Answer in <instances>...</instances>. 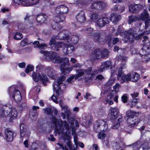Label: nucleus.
Instances as JSON below:
<instances>
[{
  "label": "nucleus",
  "instance_id": "obj_1",
  "mask_svg": "<svg viewBox=\"0 0 150 150\" xmlns=\"http://www.w3.org/2000/svg\"><path fill=\"white\" fill-rule=\"evenodd\" d=\"M40 53L43 54L46 59L48 61H51L54 63H59L60 64V71L62 73L65 74L68 73L73 69L72 67L64 68V67L66 65L69 64V59L67 57L60 58L57 54L53 52H46L41 50L40 51Z\"/></svg>",
  "mask_w": 150,
  "mask_h": 150
},
{
  "label": "nucleus",
  "instance_id": "obj_2",
  "mask_svg": "<svg viewBox=\"0 0 150 150\" xmlns=\"http://www.w3.org/2000/svg\"><path fill=\"white\" fill-rule=\"evenodd\" d=\"M55 11L56 13L59 14L54 17V20L56 22L55 26H52L53 29L58 30V23L61 22L65 20V16L63 14L67 13L68 11V8L64 5H62L56 7Z\"/></svg>",
  "mask_w": 150,
  "mask_h": 150
},
{
  "label": "nucleus",
  "instance_id": "obj_3",
  "mask_svg": "<svg viewBox=\"0 0 150 150\" xmlns=\"http://www.w3.org/2000/svg\"><path fill=\"white\" fill-rule=\"evenodd\" d=\"M110 119L113 120L111 127L114 129H118L122 121V116L119 115V111L116 108L111 107L110 109Z\"/></svg>",
  "mask_w": 150,
  "mask_h": 150
},
{
  "label": "nucleus",
  "instance_id": "obj_4",
  "mask_svg": "<svg viewBox=\"0 0 150 150\" xmlns=\"http://www.w3.org/2000/svg\"><path fill=\"white\" fill-rule=\"evenodd\" d=\"M52 122L54 124L55 130L58 134H63L64 132H67L69 129V127L68 123L65 121L60 120L57 121L55 117L52 115L51 116Z\"/></svg>",
  "mask_w": 150,
  "mask_h": 150
},
{
  "label": "nucleus",
  "instance_id": "obj_5",
  "mask_svg": "<svg viewBox=\"0 0 150 150\" xmlns=\"http://www.w3.org/2000/svg\"><path fill=\"white\" fill-rule=\"evenodd\" d=\"M140 78L139 75L136 72H134L128 73L127 75H123L120 79V83H123L129 81L136 82Z\"/></svg>",
  "mask_w": 150,
  "mask_h": 150
},
{
  "label": "nucleus",
  "instance_id": "obj_6",
  "mask_svg": "<svg viewBox=\"0 0 150 150\" xmlns=\"http://www.w3.org/2000/svg\"><path fill=\"white\" fill-rule=\"evenodd\" d=\"M9 94L13 99L16 101H20L22 100L20 92L16 86L13 85L10 86L8 90Z\"/></svg>",
  "mask_w": 150,
  "mask_h": 150
},
{
  "label": "nucleus",
  "instance_id": "obj_7",
  "mask_svg": "<svg viewBox=\"0 0 150 150\" xmlns=\"http://www.w3.org/2000/svg\"><path fill=\"white\" fill-rule=\"evenodd\" d=\"M57 39L56 35L53 36L50 40L49 45L51 46V49L54 51H57L59 50V48L62 47V45H64V43L62 42H56V40Z\"/></svg>",
  "mask_w": 150,
  "mask_h": 150
},
{
  "label": "nucleus",
  "instance_id": "obj_8",
  "mask_svg": "<svg viewBox=\"0 0 150 150\" xmlns=\"http://www.w3.org/2000/svg\"><path fill=\"white\" fill-rule=\"evenodd\" d=\"M32 78L33 80L35 82H38L40 80L42 83V84L46 86V83L48 81V78L46 74L44 73L33 72L32 74Z\"/></svg>",
  "mask_w": 150,
  "mask_h": 150
},
{
  "label": "nucleus",
  "instance_id": "obj_9",
  "mask_svg": "<svg viewBox=\"0 0 150 150\" xmlns=\"http://www.w3.org/2000/svg\"><path fill=\"white\" fill-rule=\"evenodd\" d=\"M65 79L64 76H62L59 78L57 81L55 82L52 84L53 90L58 96H60L62 93V91L60 88V85L62 84L63 81Z\"/></svg>",
  "mask_w": 150,
  "mask_h": 150
},
{
  "label": "nucleus",
  "instance_id": "obj_10",
  "mask_svg": "<svg viewBox=\"0 0 150 150\" xmlns=\"http://www.w3.org/2000/svg\"><path fill=\"white\" fill-rule=\"evenodd\" d=\"M102 49L98 48L94 50V51L91 53L90 58L91 60H94L96 59H100L103 56Z\"/></svg>",
  "mask_w": 150,
  "mask_h": 150
},
{
  "label": "nucleus",
  "instance_id": "obj_11",
  "mask_svg": "<svg viewBox=\"0 0 150 150\" xmlns=\"http://www.w3.org/2000/svg\"><path fill=\"white\" fill-rule=\"evenodd\" d=\"M21 140L22 141L23 138L25 136L29 137L30 133L27 130L26 126V125L23 123L20 124V126Z\"/></svg>",
  "mask_w": 150,
  "mask_h": 150
},
{
  "label": "nucleus",
  "instance_id": "obj_12",
  "mask_svg": "<svg viewBox=\"0 0 150 150\" xmlns=\"http://www.w3.org/2000/svg\"><path fill=\"white\" fill-rule=\"evenodd\" d=\"M11 107L6 105H4L0 108V117H6L8 115L11 111Z\"/></svg>",
  "mask_w": 150,
  "mask_h": 150
},
{
  "label": "nucleus",
  "instance_id": "obj_13",
  "mask_svg": "<svg viewBox=\"0 0 150 150\" xmlns=\"http://www.w3.org/2000/svg\"><path fill=\"white\" fill-rule=\"evenodd\" d=\"M56 36L57 40H66L67 41L69 38L68 32L66 30H64L59 33Z\"/></svg>",
  "mask_w": 150,
  "mask_h": 150
},
{
  "label": "nucleus",
  "instance_id": "obj_14",
  "mask_svg": "<svg viewBox=\"0 0 150 150\" xmlns=\"http://www.w3.org/2000/svg\"><path fill=\"white\" fill-rule=\"evenodd\" d=\"M39 109L38 106H33L32 109L30 112V115L33 120H36L38 118V114L37 112V109Z\"/></svg>",
  "mask_w": 150,
  "mask_h": 150
},
{
  "label": "nucleus",
  "instance_id": "obj_15",
  "mask_svg": "<svg viewBox=\"0 0 150 150\" xmlns=\"http://www.w3.org/2000/svg\"><path fill=\"white\" fill-rule=\"evenodd\" d=\"M5 137L6 140L9 142H11L13 139V133L9 129H6L5 130Z\"/></svg>",
  "mask_w": 150,
  "mask_h": 150
},
{
  "label": "nucleus",
  "instance_id": "obj_16",
  "mask_svg": "<svg viewBox=\"0 0 150 150\" xmlns=\"http://www.w3.org/2000/svg\"><path fill=\"white\" fill-rule=\"evenodd\" d=\"M14 2L19 5H21L24 6H28L32 5H36L38 3L39 0H38L36 2L32 4L29 3V1L25 0H13Z\"/></svg>",
  "mask_w": 150,
  "mask_h": 150
},
{
  "label": "nucleus",
  "instance_id": "obj_17",
  "mask_svg": "<svg viewBox=\"0 0 150 150\" xmlns=\"http://www.w3.org/2000/svg\"><path fill=\"white\" fill-rule=\"evenodd\" d=\"M47 18V16L44 13H40L36 16V19L37 21L40 23L45 22Z\"/></svg>",
  "mask_w": 150,
  "mask_h": 150
},
{
  "label": "nucleus",
  "instance_id": "obj_18",
  "mask_svg": "<svg viewBox=\"0 0 150 150\" xmlns=\"http://www.w3.org/2000/svg\"><path fill=\"white\" fill-rule=\"evenodd\" d=\"M63 48V51L66 54L71 53L74 50L73 46L64 43V45H62Z\"/></svg>",
  "mask_w": 150,
  "mask_h": 150
},
{
  "label": "nucleus",
  "instance_id": "obj_19",
  "mask_svg": "<svg viewBox=\"0 0 150 150\" xmlns=\"http://www.w3.org/2000/svg\"><path fill=\"white\" fill-rule=\"evenodd\" d=\"M92 70V68L90 67L88 68L86 70L81 69L79 70L78 72V74L75 77V79L78 78L83 75V74L85 73L86 74H89L91 72Z\"/></svg>",
  "mask_w": 150,
  "mask_h": 150
},
{
  "label": "nucleus",
  "instance_id": "obj_20",
  "mask_svg": "<svg viewBox=\"0 0 150 150\" xmlns=\"http://www.w3.org/2000/svg\"><path fill=\"white\" fill-rule=\"evenodd\" d=\"M76 20L78 22L80 23L83 22L86 19L85 13L83 11H81L76 16Z\"/></svg>",
  "mask_w": 150,
  "mask_h": 150
},
{
  "label": "nucleus",
  "instance_id": "obj_21",
  "mask_svg": "<svg viewBox=\"0 0 150 150\" xmlns=\"http://www.w3.org/2000/svg\"><path fill=\"white\" fill-rule=\"evenodd\" d=\"M141 6L139 4H133L129 7V11L132 12H136L140 10Z\"/></svg>",
  "mask_w": 150,
  "mask_h": 150
},
{
  "label": "nucleus",
  "instance_id": "obj_22",
  "mask_svg": "<svg viewBox=\"0 0 150 150\" xmlns=\"http://www.w3.org/2000/svg\"><path fill=\"white\" fill-rule=\"evenodd\" d=\"M103 3L102 1H99L95 3L91 6V8L92 9H98L102 10L103 9Z\"/></svg>",
  "mask_w": 150,
  "mask_h": 150
},
{
  "label": "nucleus",
  "instance_id": "obj_23",
  "mask_svg": "<svg viewBox=\"0 0 150 150\" xmlns=\"http://www.w3.org/2000/svg\"><path fill=\"white\" fill-rule=\"evenodd\" d=\"M79 40V36L76 35H72L71 37L69 38L67 42L71 44H76Z\"/></svg>",
  "mask_w": 150,
  "mask_h": 150
},
{
  "label": "nucleus",
  "instance_id": "obj_24",
  "mask_svg": "<svg viewBox=\"0 0 150 150\" xmlns=\"http://www.w3.org/2000/svg\"><path fill=\"white\" fill-rule=\"evenodd\" d=\"M112 146L114 149L115 150H119L120 148L124 147L125 146V144L122 142H120L118 143L117 142H114L112 143Z\"/></svg>",
  "mask_w": 150,
  "mask_h": 150
},
{
  "label": "nucleus",
  "instance_id": "obj_25",
  "mask_svg": "<svg viewBox=\"0 0 150 150\" xmlns=\"http://www.w3.org/2000/svg\"><path fill=\"white\" fill-rule=\"evenodd\" d=\"M149 18V15L148 13V11L146 10H144L140 14L139 17V19L143 21H145Z\"/></svg>",
  "mask_w": 150,
  "mask_h": 150
},
{
  "label": "nucleus",
  "instance_id": "obj_26",
  "mask_svg": "<svg viewBox=\"0 0 150 150\" xmlns=\"http://www.w3.org/2000/svg\"><path fill=\"white\" fill-rule=\"evenodd\" d=\"M115 91H113L111 93H110V95L108 96L107 99H105V101L106 103H105L107 104L109 103L110 105H111L113 104V102L111 99L114 98V93H115Z\"/></svg>",
  "mask_w": 150,
  "mask_h": 150
},
{
  "label": "nucleus",
  "instance_id": "obj_27",
  "mask_svg": "<svg viewBox=\"0 0 150 150\" xmlns=\"http://www.w3.org/2000/svg\"><path fill=\"white\" fill-rule=\"evenodd\" d=\"M143 52L142 55L149 54H150V46L148 45H144L142 48Z\"/></svg>",
  "mask_w": 150,
  "mask_h": 150
},
{
  "label": "nucleus",
  "instance_id": "obj_28",
  "mask_svg": "<svg viewBox=\"0 0 150 150\" xmlns=\"http://www.w3.org/2000/svg\"><path fill=\"white\" fill-rule=\"evenodd\" d=\"M104 139H105V137L109 136V134L108 133L109 131V129L107 122L104 121Z\"/></svg>",
  "mask_w": 150,
  "mask_h": 150
},
{
  "label": "nucleus",
  "instance_id": "obj_29",
  "mask_svg": "<svg viewBox=\"0 0 150 150\" xmlns=\"http://www.w3.org/2000/svg\"><path fill=\"white\" fill-rule=\"evenodd\" d=\"M121 19V16L120 15H117L114 13L111 14V21L113 23H116L119 21Z\"/></svg>",
  "mask_w": 150,
  "mask_h": 150
},
{
  "label": "nucleus",
  "instance_id": "obj_30",
  "mask_svg": "<svg viewBox=\"0 0 150 150\" xmlns=\"http://www.w3.org/2000/svg\"><path fill=\"white\" fill-rule=\"evenodd\" d=\"M94 41L97 43H99L102 42L103 38L101 37V34L99 33H95L93 35Z\"/></svg>",
  "mask_w": 150,
  "mask_h": 150
},
{
  "label": "nucleus",
  "instance_id": "obj_31",
  "mask_svg": "<svg viewBox=\"0 0 150 150\" xmlns=\"http://www.w3.org/2000/svg\"><path fill=\"white\" fill-rule=\"evenodd\" d=\"M150 33V28L148 30L146 31H144L142 33L139 34V35L135 36L134 37L133 39H135L137 40L141 39L142 37H143L144 34H148Z\"/></svg>",
  "mask_w": 150,
  "mask_h": 150
},
{
  "label": "nucleus",
  "instance_id": "obj_32",
  "mask_svg": "<svg viewBox=\"0 0 150 150\" xmlns=\"http://www.w3.org/2000/svg\"><path fill=\"white\" fill-rule=\"evenodd\" d=\"M125 34H127L129 36L131 35L132 38L134 37L135 35L137 34L136 31L133 28L129 29L127 31L125 32Z\"/></svg>",
  "mask_w": 150,
  "mask_h": 150
},
{
  "label": "nucleus",
  "instance_id": "obj_33",
  "mask_svg": "<svg viewBox=\"0 0 150 150\" xmlns=\"http://www.w3.org/2000/svg\"><path fill=\"white\" fill-rule=\"evenodd\" d=\"M36 70L38 71L40 73L45 74V71L46 69L44 68V66L41 64H39L36 67Z\"/></svg>",
  "mask_w": 150,
  "mask_h": 150
},
{
  "label": "nucleus",
  "instance_id": "obj_34",
  "mask_svg": "<svg viewBox=\"0 0 150 150\" xmlns=\"http://www.w3.org/2000/svg\"><path fill=\"white\" fill-rule=\"evenodd\" d=\"M126 115L129 118H133L135 116H136L137 114L132 110L128 111L126 112Z\"/></svg>",
  "mask_w": 150,
  "mask_h": 150
},
{
  "label": "nucleus",
  "instance_id": "obj_35",
  "mask_svg": "<svg viewBox=\"0 0 150 150\" xmlns=\"http://www.w3.org/2000/svg\"><path fill=\"white\" fill-rule=\"evenodd\" d=\"M53 69L50 67H48L45 71V73H47L49 77H52L53 75Z\"/></svg>",
  "mask_w": 150,
  "mask_h": 150
},
{
  "label": "nucleus",
  "instance_id": "obj_36",
  "mask_svg": "<svg viewBox=\"0 0 150 150\" xmlns=\"http://www.w3.org/2000/svg\"><path fill=\"white\" fill-rule=\"evenodd\" d=\"M139 18L134 16L131 15L129 16L128 23L129 24L132 22H135L138 20Z\"/></svg>",
  "mask_w": 150,
  "mask_h": 150
},
{
  "label": "nucleus",
  "instance_id": "obj_37",
  "mask_svg": "<svg viewBox=\"0 0 150 150\" xmlns=\"http://www.w3.org/2000/svg\"><path fill=\"white\" fill-rule=\"evenodd\" d=\"M123 40L125 42H126L128 40H129L130 42H133L134 41V40L132 38L131 39L130 38L129 36L127 34H125L124 33V35L123 38Z\"/></svg>",
  "mask_w": 150,
  "mask_h": 150
},
{
  "label": "nucleus",
  "instance_id": "obj_38",
  "mask_svg": "<svg viewBox=\"0 0 150 150\" xmlns=\"http://www.w3.org/2000/svg\"><path fill=\"white\" fill-rule=\"evenodd\" d=\"M141 121V119L138 118L132 120V122L130 123L129 126H130L131 127H133L135 125L137 126Z\"/></svg>",
  "mask_w": 150,
  "mask_h": 150
},
{
  "label": "nucleus",
  "instance_id": "obj_39",
  "mask_svg": "<svg viewBox=\"0 0 150 150\" xmlns=\"http://www.w3.org/2000/svg\"><path fill=\"white\" fill-rule=\"evenodd\" d=\"M23 35L21 33L17 32L13 36V38L16 40H19L23 38Z\"/></svg>",
  "mask_w": 150,
  "mask_h": 150
},
{
  "label": "nucleus",
  "instance_id": "obj_40",
  "mask_svg": "<svg viewBox=\"0 0 150 150\" xmlns=\"http://www.w3.org/2000/svg\"><path fill=\"white\" fill-rule=\"evenodd\" d=\"M99 16L96 13H93L90 16V18L92 21H97L99 18Z\"/></svg>",
  "mask_w": 150,
  "mask_h": 150
},
{
  "label": "nucleus",
  "instance_id": "obj_41",
  "mask_svg": "<svg viewBox=\"0 0 150 150\" xmlns=\"http://www.w3.org/2000/svg\"><path fill=\"white\" fill-rule=\"evenodd\" d=\"M98 73V71L97 69H93L92 72H91L89 74V75H91L90 79H92Z\"/></svg>",
  "mask_w": 150,
  "mask_h": 150
},
{
  "label": "nucleus",
  "instance_id": "obj_42",
  "mask_svg": "<svg viewBox=\"0 0 150 150\" xmlns=\"http://www.w3.org/2000/svg\"><path fill=\"white\" fill-rule=\"evenodd\" d=\"M18 112L15 109L12 110L11 113V119H16L18 116Z\"/></svg>",
  "mask_w": 150,
  "mask_h": 150
},
{
  "label": "nucleus",
  "instance_id": "obj_43",
  "mask_svg": "<svg viewBox=\"0 0 150 150\" xmlns=\"http://www.w3.org/2000/svg\"><path fill=\"white\" fill-rule=\"evenodd\" d=\"M97 24L99 27H102L103 26V17L99 18L97 21Z\"/></svg>",
  "mask_w": 150,
  "mask_h": 150
},
{
  "label": "nucleus",
  "instance_id": "obj_44",
  "mask_svg": "<svg viewBox=\"0 0 150 150\" xmlns=\"http://www.w3.org/2000/svg\"><path fill=\"white\" fill-rule=\"evenodd\" d=\"M34 69V66L30 64L27 66L25 70V72L27 73H28L29 71H33Z\"/></svg>",
  "mask_w": 150,
  "mask_h": 150
},
{
  "label": "nucleus",
  "instance_id": "obj_45",
  "mask_svg": "<svg viewBox=\"0 0 150 150\" xmlns=\"http://www.w3.org/2000/svg\"><path fill=\"white\" fill-rule=\"evenodd\" d=\"M111 66V62L110 61H107L104 62V69H107Z\"/></svg>",
  "mask_w": 150,
  "mask_h": 150
},
{
  "label": "nucleus",
  "instance_id": "obj_46",
  "mask_svg": "<svg viewBox=\"0 0 150 150\" xmlns=\"http://www.w3.org/2000/svg\"><path fill=\"white\" fill-rule=\"evenodd\" d=\"M84 30H85L86 31V33H87L88 35H92L93 33V28H84Z\"/></svg>",
  "mask_w": 150,
  "mask_h": 150
},
{
  "label": "nucleus",
  "instance_id": "obj_47",
  "mask_svg": "<svg viewBox=\"0 0 150 150\" xmlns=\"http://www.w3.org/2000/svg\"><path fill=\"white\" fill-rule=\"evenodd\" d=\"M62 109L64 110V112L66 114L67 116H69L71 114V112L67 106H64Z\"/></svg>",
  "mask_w": 150,
  "mask_h": 150
},
{
  "label": "nucleus",
  "instance_id": "obj_48",
  "mask_svg": "<svg viewBox=\"0 0 150 150\" xmlns=\"http://www.w3.org/2000/svg\"><path fill=\"white\" fill-rule=\"evenodd\" d=\"M139 144V140L136 141L135 143H133L132 144L128 145L127 146H132L134 150H135L137 149L138 146Z\"/></svg>",
  "mask_w": 150,
  "mask_h": 150
},
{
  "label": "nucleus",
  "instance_id": "obj_49",
  "mask_svg": "<svg viewBox=\"0 0 150 150\" xmlns=\"http://www.w3.org/2000/svg\"><path fill=\"white\" fill-rule=\"evenodd\" d=\"M108 16H109L107 15H105V16H104V25L108 23L109 21H111V17H110V18H108Z\"/></svg>",
  "mask_w": 150,
  "mask_h": 150
},
{
  "label": "nucleus",
  "instance_id": "obj_50",
  "mask_svg": "<svg viewBox=\"0 0 150 150\" xmlns=\"http://www.w3.org/2000/svg\"><path fill=\"white\" fill-rule=\"evenodd\" d=\"M29 44L27 39L25 38L21 41L20 45L22 47H24Z\"/></svg>",
  "mask_w": 150,
  "mask_h": 150
},
{
  "label": "nucleus",
  "instance_id": "obj_51",
  "mask_svg": "<svg viewBox=\"0 0 150 150\" xmlns=\"http://www.w3.org/2000/svg\"><path fill=\"white\" fill-rule=\"evenodd\" d=\"M122 71V68H119L118 70V74L117 77V79H119L120 78H121V79L123 75H126L125 74H123Z\"/></svg>",
  "mask_w": 150,
  "mask_h": 150
},
{
  "label": "nucleus",
  "instance_id": "obj_52",
  "mask_svg": "<svg viewBox=\"0 0 150 150\" xmlns=\"http://www.w3.org/2000/svg\"><path fill=\"white\" fill-rule=\"evenodd\" d=\"M145 28L146 29L150 27V18H149L145 20Z\"/></svg>",
  "mask_w": 150,
  "mask_h": 150
},
{
  "label": "nucleus",
  "instance_id": "obj_53",
  "mask_svg": "<svg viewBox=\"0 0 150 150\" xmlns=\"http://www.w3.org/2000/svg\"><path fill=\"white\" fill-rule=\"evenodd\" d=\"M115 80L113 79H110L105 84L106 86H110L112 85L114 82Z\"/></svg>",
  "mask_w": 150,
  "mask_h": 150
},
{
  "label": "nucleus",
  "instance_id": "obj_54",
  "mask_svg": "<svg viewBox=\"0 0 150 150\" xmlns=\"http://www.w3.org/2000/svg\"><path fill=\"white\" fill-rule=\"evenodd\" d=\"M109 51L106 49H104V58H107L108 57Z\"/></svg>",
  "mask_w": 150,
  "mask_h": 150
},
{
  "label": "nucleus",
  "instance_id": "obj_55",
  "mask_svg": "<svg viewBox=\"0 0 150 150\" xmlns=\"http://www.w3.org/2000/svg\"><path fill=\"white\" fill-rule=\"evenodd\" d=\"M44 110L46 113L49 115L52 114L53 112L51 109L49 108H47L44 109Z\"/></svg>",
  "mask_w": 150,
  "mask_h": 150
},
{
  "label": "nucleus",
  "instance_id": "obj_56",
  "mask_svg": "<svg viewBox=\"0 0 150 150\" xmlns=\"http://www.w3.org/2000/svg\"><path fill=\"white\" fill-rule=\"evenodd\" d=\"M122 100L124 103L127 102V97L126 94L123 95L121 97Z\"/></svg>",
  "mask_w": 150,
  "mask_h": 150
},
{
  "label": "nucleus",
  "instance_id": "obj_57",
  "mask_svg": "<svg viewBox=\"0 0 150 150\" xmlns=\"http://www.w3.org/2000/svg\"><path fill=\"white\" fill-rule=\"evenodd\" d=\"M47 45L45 44H39L38 45V48L42 49L47 47Z\"/></svg>",
  "mask_w": 150,
  "mask_h": 150
},
{
  "label": "nucleus",
  "instance_id": "obj_58",
  "mask_svg": "<svg viewBox=\"0 0 150 150\" xmlns=\"http://www.w3.org/2000/svg\"><path fill=\"white\" fill-rule=\"evenodd\" d=\"M77 2L78 4H80L81 5L87 4L86 0H78Z\"/></svg>",
  "mask_w": 150,
  "mask_h": 150
},
{
  "label": "nucleus",
  "instance_id": "obj_59",
  "mask_svg": "<svg viewBox=\"0 0 150 150\" xmlns=\"http://www.w3.org/2000/svg\"><path fill=\"white\" fill-rule=\"evenodd\" d=\"M51 100L54 102L58 103V102L57 100V98L55 96L53 95L51 97Z\"/></svg>",
  "mask_w": 150,
  "mask_h": 150
},
{
  "label": "nucleus",
  "instance_id": "obj_60",
  "mask_svg": "<svg viewBox=\"0 0 150 150\" xmlns=\"http://www.w3.org/2000/svg\"><path fill=\"white\" fill-rule=\"evenodd\" d=\"M98 136V139H102L103 138V132H102L99 133Z\"/></svg>",
  "mask_w": 150,
  "mask_h": 150
},
{
  "label": "nucleus",
  "instance_id": "obj_61",
  "mask_svg": "<svg viewBox=\"0 0 150 150\" xmlns=\"http://www.w3.org/2000/svg\"><path fill=\"white\" fill-rule=\"evenodd\" d=\"M18 66L20 68H23L25 67V64L24 62L20 63L18 64Z\"/></svg>",
  "mask_w": 150,
  "mask_h": 150
},
{
  "label": "nucleus",
  "instance_id": "obj_62",
  "mask_svg": "<svg viewBox=\"0 0 150 150\" xmlns=\"http://www.w3.org/2000/svg\"><path fill=\"white\" fill-rule=\"evenodd\" d=\"M48 139L52 141H54L55 140V138L53 137V135L52 134L50 135V137H48Z\"/></svg>",
  "mask_w": 150,
  "mask_h": 150
},
{
  "label": "nucleus",
  "instance_id": "obj_63",
  "mask_svg": "<svg viewBox=\"0 0 150 150\" xmlns=\"http://www.w3.org/2000/svg\"><path fill=\"white\" fill-rule=\"evenodd\" d=\"M131 95L133 98H134L137 96L138 93L137 92H134L133 93L131 94Z\"/></svg>",
  "mask_w": 150,
  "mask_h": 150
},
{
  "label": "nucleus",
  "instance_id": "obj_64",
  "mask_svg": "<svg viewBox=\"0 0 150 150\" xmlns=\"http://www.w3.org/2000/svg\"><path fill=\"white\" fill-rule=\"evenodd\" d=\"M93 150H99V149L96 144L93 145Z\"/></svg>",
  "mask_w": 150,
  "mask_h": 150
}]
</instances>
